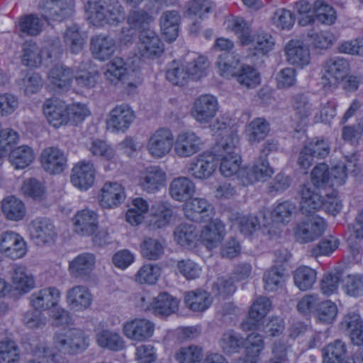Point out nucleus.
Masks as SVG:
<instances>
[{"mask_svg":"<svg viewBox=\"0 0 363 363\" xmlns=\"http://www.w3.org/2000/svg\"><path fill=\"white\" fill-rule=\"evenodd\" d=\"M86 11L90 23L96 26H117L125 19L124 9L117 0L89 1Z\"/></svg>","mask_w":363,"mask_h":363,"instance_id":"1","label":"nucleus"},{"mask_svg":"<svg viewBox=\"0 0 363 363\" xmlns=\"http://www.w3.org/2000/svg\"><path fill=\"white\" fill-rule=\"evenodd\" d=\"M349 70L350 64L345 59L340 57L330 58L325 63L322 83L325 86L335 87L346 77Z\"/></svg>","mask_w":363,"mask_h":363,"instance_id":"2","label":"nucleus"},{"mask_svg":"<svg viewBox=\"0 0 363 363\" xmlns=\"http://www.w3.org/2000/svg\"><path fill=\"white\" fill-rule=\"evenodd\" d=\"M138 54L143 59H155L161 56L164 52V45L157 35L151 29H144L139 35L138 44Z\"/></svg>","mask_w":363,"mask_h":363,"instance_id":"3","label":"nucleus"},{"mask_svg":"<svg viewBox=\"0 0 363 363\" xmlns=\"http://www.w3.org/2000/svg\"><path fill=\"white\" fill-rule=\"evenodd\" d=\"M325 228L326 223L322 218L307 219L296 224L294 230V237L301 243L313 242L321 236Z\"/></svg>","mask_w":363,"mask_h":363,"instance_id":"4","label":"nucleus"},{"mask_svg":"<svg viewBox=\"0 0 363 363\" xmlns=\"http://www.w3.org/2000/svg\"><path fill=\"white\" fill-rule=\"evenodd\" d=\"M218 109L216 98L210 94L200 96L195 100L191 108L192 117L199 123H209Z\"/></svg>","mask_w":363,"mask_h":363,"instance_id":"5","label":"nucleus"},{"mask_svg":"<svg viewBox=\"0 0 363 363\" xmlns=\"http://www.w3.org/2000/svg\"><path fill=\"white\" fill-rule=\"evenodd\" d=\"M40 6L45 21L60 22L72 15L74 3L72 0H43Z\"/></svg>","mask_w":363,"mask_h":363,"instance_id":"6","label":"nucleus"},{"mask_svg":"<svg viewBox=\"0 0 363 363\" xmlns=\"http://www.w3.org/2000/svg\"><path fill=\"white\" fill-rule=\"evenodd\" d=\"M298 196L302 214L310 216L321 208L323 199L314 186L310 183L299 186Z\"/></svg>","mask_w":363,"mask_h":363,"instance_id":"7","label":"nucleus"},{"mask_svg":"<svg viewBox=\"0 0 363 363\" xmlns=\"http://www.w3.org/2000/svg\"><path fill=\"white\" fill-rule=\"evenodd\" d=\"M174 137L172 131L166 128H160L150 136L147 143L150 154L157 158L167 155L172 148Z\"/></svg>","mask_w":363,"mask_h":363,"instance_id":"8","label":"nucleus"},{"mask_svg":"<svg viewBox=\"0 0 363 363\" xmlns=\"http://www.w3.org/2000/svg\"><path fill=\"white\" fill-rule=\"evenodd\" d=\"M186 218L196 223L208 221L214 216V208L207 200L194 198L186 202L184 207Z\"/></svg>","mask_w":363,"mask_h":363,"instance_id":"9","label":"nucleus"},{"mask_svg":"<svg viewBox=\"0 0 363 363\" xmlns=\"http://www.w3.org/2000/svg\"><path fill=\"white\" fill-rule=\"evenodd\" d=\"M67 162L64 152L57 147H46L40 155L42 167L50 174L62 172L67 167Z\"/></svg>","mask_w":363,"mask_h":363,"instance_id":"10","label":"nucleus"},{"mask_svg":"<svg viewBox=\"0 0 363 363\" xmlns=\"http://www.w3.org/2000/svg\"><path fill=\"white\" fill-rule=\"evenodd\" d=\"M29 230L31 239L38 246L52 244L57 237L53 224L46 218L32 221Z\"/></svg>","mask_w":363,"mask_h":363,"instance_id":"11","label":"nucleus"},{"mask_svg":"<svg viewBox=\"0 0 363 363\" xmlns=\"http://www.w3.org/2000/svg\"><path fill=\"white\" fill-rule=\"evenodd\" d=\"M135 113L125 104L117 105L109 113L106 121L108 129L112 131H125L135 119Z\"/></svg>","mask_w":363,"mask_h":363,"instance_id":"12","label":"nucleus"},{"mask_svg":"<svg viewBox=\"0 0 363 363\" xmlns=\"http://www.w3.org/2000/svg\"><path fill=\"white\" fill-rule=\"evenodd\" d=\"M217 167L216 155L203 153L190 162L188 172L194 178L203 180L208 179Z\"/></svg>","mask_w":363,"mask_h":363,"instance_id":"13","label":"nucleus"},{"mask_svg":"<svg viewBox=\"0 0 363 363\" xmlns=\"http://www.w3.org/2000/svg\"><path fill=\"white\" fill-rule=\"evenodd\" d=\"M0 250L13 259L22 257L26 252L23 238L13 231H6L0 237Z\"/></svg>","mask_w":363,"mask_h":363,"instance_id":"14","label":"nucleus"},{"mask_svg":"<svg viewBox=\"0 0 363 363\" xmlns=\"http://www.w3.org/2000/svg\"><path fill=\"white\" fill-rule=\"evenodd\" d=\"M95 179V169L94 164L86 160L77 162L72 169L71 182L81 190L90 188Z\"/></svg>","mask_w":363,"mask_h":363,"instance_id":"15","label":"nucleus"},{"mask_svg":"<svg viewBox=\"0 0 363 363\" xmlns=\"http://www.w3.org/2000/svg\"><path fill=\"white\" fill-rule=\"evenodd\" d=\"M67 105L57 99H47L43 105V112L48 121L55 128L69 123Z\"/></svg>","mask_w":363,"mask_h":363,"instance_id":"16","label":"nucleus"},{"mask_svg":"<svg viewBox=\"0 0 363 363\" xmlns=\"http://www.w3.org/2000/svg\"><path fill=\"white\" fill-rule=\"evenodd\" d=\"M153 323L145 318H135L124 324L123 331L129 339L144 341L150 338L154 332Z\"/></svg>","mask_w":363,"mask_h":363,"instance_id":"17","label":"nucleus"},{"mask_svg":"<svg viewBox=\"0 0 363 363\" xmlns=\"http://www.w3.org/2000/svg\"><path fill=\"white\" fill-rule=\"evenodd\" d=\"M73 225L76 233L89 236L98 229V215L88 208L79 211L73 218Z\"/></svg>","mask_w":363,"mask_h":363,"instance_id":"18","label":"nucleus"},{"mask_svg":"<svg viewBox=\"0 0 363 363\" xmlns=\"http://www.w3.org/2000/svg\"><path fill=\"white\" fill-rule=\"evenodd\" d=\"M202 144L201 139L194 132H183L177 137L174 151L179 157H190L201 149Z\"/></svg>","mask_w":363,"mask_h":363,"instance_id":"19","label":"nucleus"},{"mask_svg":"<svg viewBox=\"0 0 363 363\" xmlns=\"http://www.w3.org/2000/svg\"><path fill=\"white\" fill-rule=\"evenodd\" d=\"M60 298V291L55 287H48L33 293L30 296V303L34 309L49 310L55 307Z\"/></svg>","mask_w":363,"mask_h":363,"instance_id":"20","label":"nucleus"},{"mask_svg":"<svg viewBox=\"0 0 363 363\" xmlns=\"http://www.w3.org/2000/svg\"><path fill=\"white\" fill-rule=\"evenodd\" d=\"M166 177V173L161 167L150 166L141 175L140 186L147 193H155L164 186Z\"/></svg>","mask_w":363,"mask_h":363,"instance_id":"21","label":"nucleus"},{"mask_svg":"<svg viewBox=\"0 0 363 363\" xmlns=\"http://www.w3.org/2000/svg\"><path fill=\"white\" fill-rule=\"evenodd\" d=\"M225 225L218 219H211L201 233V240L207 248L213 249L218 246L225 236Z\"/></svg>","mask_w":363,"mask_h":363,"instance_id":"22","label":"nucleus"},{"mask_svg":"<svg viewBox=\"0 0 363 363\" xmlns=\"http://www.w3.org/2000/svg\"><path fill=\"white\" fill-rule=\"evenodd\" d=\"M285 53L287 61L293 65L303 67L310 62L309 49L301 40H290L285 47Z\"/></svg>","mask_w":363,"mask_h":363,"instance_id":"23","label":"nucleus"},{"mask_svg":"<svg viewBox=\"0 0 363 363\" xmlns=\"http://www.w3.org/2000/svg\"><path fill=\"white\" fill-rule=\"evenodd\" d=\"M123 186L117 182H106L101 189L99 196L103 208H111L120 205L125 199Z\"/></svg>","mask_w":363,"mask_h":363,"instance_id":"24","label":"nucleus"},{"mask_svg":"<svg viewBox=\"0 0 363 363\" xmlns=\"http://www.w3.org/2000/svg\"><path fill=\"white\" fill-rule=\"evenodd\" d=\"M340 328L349 333L354 345H363V321L358 313L350 312L346 314L340 324Z\"/></svg>","mask_w":363,"mask_h":363,"instance_id":"25","label":"nucleus"},{"mask_svg":"<svg viewBox=\"0 0 363 363\" xmlns=\"http://www.w3.org/2000/svg\"><path fill=\"white\" fill-rule=\"evenodd\" d=\"M146 308L151 309L155 315L169 316L178 311L179 301L169 294L162 292L152 298L150 306L147 305Z\"/></svg>","mask_w":363,"mask_h":363,"instance_id":"26","label":"nucleus"},{"mask_svg":"<svg viewBox=\"0 0 363 363\" xmlns=\"http://www.w3.org/2000/svg\"><path fill=\"white\" fill-rule=\"evenodd\" d=\"M347 163L339 162L330 172L332 186H341L346 182L348 172H353L357 166L358 159L355 153L345 157Z\"/></svg>","mask_w":363,"mask_h":363,"instance_id":"27","label":"nucleus"},{"mask_svg":"<svg viewBox=\"0 0 363 363\" xmlns=\"http://www.w3.org/2000/svg\"><path fill=\"white\" fill-rule=\"evenodd\" d=\"M116 44L113 38L106 34L92 37L91 50L94 57L101 61L109 59L115 52Z\"/></svg>","mask_w":363,"mask_h":363,"instance_id":"28","label":"nucleus"},{"mask_svg":"<svg viewBox=\"0 0 363 363\" xmlns=\"http://www.w3.org/2000/svg\"><path fill=\"white\" fill-rule=\"evenodd\" d=\"M95 256L91 253H82L69 262V272L74 278L89 276L95 265Z\"/></svg>","mask_w":363,"mask_h":363,"instance_id":"29","label":"nucleus"},{"mask_svg":"<svg viewBox=\"0 0 363 363\" xmlns=\"http://www.w3.org/2000/svg\"><path fill=\"white\" fill-rule=\"evenodd\" d=\"M67 300L72 308L79 311L86 309L91 305L92 296L86 286L79 285L68 290Z\"/></svg>","mask_w":363,"mask_h":363,"instance_id":"30","label":"nucleus"},{"mask_svg":"<svg viewBox=\"0 0 363 363\" xmlns=\"http://www.w3.org/2000/svg\"><path fill=\"white\" fill-rule=\"evenodd\" d=\"M180 19V15L177 11H167L161 16V30L167 40L173 41L177 38Z\"/></svg>","mask_w":363,"mask_h":363,"instance_id":"31","label":"nucleus"},{"mask_svg":"<svg viewBox=\"0 0 363 363\" xmlns=\"http://www.w3.org/2000/svg\"><path fill=\"white\" fill-rule=\"evenodd\" d=\"M195 191L194 182L188 177H180L173 179L169 186V194L176 201H184L191 197Z\"/></svg>","mask_w":363,"mask_h":363,"instance_id":"32","label":"nucleus"},{"mask_svg":"<svg viewBox=\"0 0 363 363\" xmlns=\"http://www.w3.org/2000/svg\"><path fill=\"white\" fill-rule=\"evenodd\" d=\"M270 130L269 123L263 118L253 119L245 128V136L250 145L263 140Z\"/></svg>","mask_w":363,"mask_h":363,"instance_id":"33","label":"nucleus"},{"mask_svg":"<svg viewBox=\"0 0 363 363\" xmlns=\"http://www.w3.org/2000/svg\"><path fill=\"white\" fill-rule=\"evenodd\" d=\"M184 303L188 308L194 311H204L210 307L212 298L206 291L197 289L186 294Z\"/></svg>","mask_w":363,"mask_h":363,"instance_id":"34","label":"nucleus"},{"mask_svg":"<svg viewBox=\"0 0 363 363\" xmlns=\"http://www.w3.org/2000/svg\"><path fill=\"white\" fill-rule=\"evenodd\" d=\"M250 44H252V47L248 49L247 56L252 57L265 55L272 50L274 42L270 35L261 33L251 35Z\"/></svg>","mask_w":363,"mask_h":363,"instance_id":"35","label":"nucleus"},{"mask_svg":"<svg viewBox=\"0 0 363 363\" xmlns=\"http://www.w3.org/2000/svg\"><path fill=\"white\" fill-rule=\"evenodd\" d=\"M25 347L28 352L35 357L50 359L52 363H68L66 358L59 354H52L51 350L45 343L37 340L26 343Z\"/></svg>","mask_w":363,"mask_h":363,"instance_id":"36","label":"nucleus"},{"mask_svg":"<svg viewBox=\"0 0 363 363\" xmlns=\"http://www.w3.org/2000/svg\"><path fill=\"white\" fill-rule=\"evenodd\" d=\"M1 209L5 217L10 220H21L26 215L24 203L13 196H8L2 201Z\"/></svg>","mask_w":363,"mask_h":363,"instance_id":"37","label":"nucleus"},{"mask_svg":"<svg viewBox=\"0 0 363 363\" xmlns=\"http://www.w3.org/2000/svg\"><path fill=\"white\" fill-rule=\"evenodd\" d=\"M245 341L240 334L231 330L222 335L219 340V345L225 354L230 355L238 353L245 347Z\"/></svg>","mask_w":363,"mask_h":363,"instance_id":"38","label":"nucleus"},{"mask_svg":"<svg viewBox=\"0 0 363 363\" xmlns=\"http://www.w3.org/2000/svg\"><path fill=\"white\" fill-rule=\"evenodd\" d=\"M73 77L72 69L64 65H55L49 73L50 82L63 91L68 90Z\"/></svg>","mask_w":363,"mask_h":363,"instance_id":"39","label":"nucleus"},{"mask_svg":"<svg viewBox=\"0 0 363 363\" xmlns=\"http://www.w3.org/2000/svg\"><path fill=\"white\" fill-rule=\"evenodd\" d=\"M9 159L15 169H24L33 162L34 153L30 147L22 145L11 150Z\"/></svg>","mask_w":363,"mask_h":363,"instance_id":"40","label":"nucleus"},{"mask_svg":"<svg viewBox=\"0 0 363 363\" xmlns=\"http://www.w3.org/2000/svg\"><path fill=\"white\" fill-rule=\"evenodd\" d=\"M235 77L238 84L245 89H254L260 83L258 71L250 65H241Z\"/></svg>","mask_w":363,"mask_h":363,"instance_id":"41","label":"nucleus"},{"mask_svg":"<svg viewBox=\"0 0 363 363\" xmlns=\"http://www.w3.org/2000/svg\"><path fill=\"white\" fill-rule=\"evenodd\" d=\"M164 241L150 237L144 238L140 244V252L143 257L150 260H157L164 254Z\"/></svg>","mask_w":363,"mask_h":363,"instance_id":"42","label":"nucleus"},{"mask_svg":"<svg viewBox=\"0 0 363 363\" xmlns=\"http://www.w3.org/2000/svg\"><path fill=\"white\" fill-rule=\"evenodd\" d=\"M239 64V59L229 52L220 55L216 62L220 75L225 78L235 77L240 68Z\"/></svg>","mask_w":363,"mask_h":363,"instance_id":"43","label":"nucleus"},{"mask_svg":"<svg viewBox=\"0 0 363 363\" xmlns=\"http://www.w3.org/2000/svg\"><path fill=\"white\" fill-rule=\"evenodd\" d=\"M316 279L315 270L307 266L299 267L294 272V284L301 291L311 289Z\"/></svg>","mask_w":363,"mask_h":363,"instance_id":"44","label":"nucleus"},{"mask_svg":"<svg viewBox=\"0 0 363 363\" xmlns=\"http://www.w3.org/2000/svg\"><path fill=\"white\" fill-rule=\"evenodd\" d=\"M18 26V34L21 37L35 36L41 32L43 23L37 16L29 14L19 18Z\"/></svg>","mask_w":363,"mask_h":363,"instance_id":"45","label":"nucleus"},{"mask_svg":"<svg viewBox=\"0 0 363 363\" xmlns=\"http://www.w3.org/2000/svg\"><path fill=\"white\" fill-rule=\"evenodd\" d=\"M175 241L182 246L189 247L195 242L198 237L196 227L193 224L182 223L174 231Z\"/></svg>","mask_w":363,"mask_h":363,"instance_id":"46","label":"nucleus"},{"mask_svg":"<svg viewBox=\"0 0 363 363\" xmlns=\"http://www.w3.org/2000/svg\"><path fill=\"white\" fill-rule=\"evenodd\" d=\"M229 219L234 225H237L240 231L245 235H252L260 228L259 218L255 216H240L238 213H233Z\"/></svg>","mask_w":363,"mask_h":363,"instance_id":"47","label":"nucleus"},{"mask_svg":"<svg viewBox=\"0 0 363 363\" xmlns=\"http://www.w3.org/2000/svg\"><path fill=\"white\" fill-rule=\"evenodd\" d=\"M346 351V345L342 341H334L323 349V363H340Z\"/></svg>","mask_w":363,"mask_h":363,"instance_id":"48","label":"nucleus"},{"mask_svg":"<svg viewBox=\"0 0 363 363\" xmlns=\"http://www.w3.org/2000/svg\"><path fill=\"white\" fill-rule=\"evenodd\" d=\"M314 21L316 22L331 25L336 20L335 9L323 1L318 0L313 2Z\"/></svg>","mask_w":363,"mask_h":363,"instance_id":"49","label":"nucleus"},{"mask_svg":"<svg viewBox=\"0 0 363 363\" xmlns=\"http://www.w3.org/2000/svg\"><path fill=\"white\" fill-rule=\"evenodd\" d=\"M238 143L239 139L238 135L230 133L223 138L213 148L214 155L218 157L235 156V154H239Z\"/></svg>","mask_w":363,"mask_h":363,"instance_id":"50","label":"nucleus"},{"mask_svg":"<svg viewBox=\"0 0 363 363\" xmlns=\"http://www.w3.org/2000/svg\"><path fill=\"white\" fill-rule=\"evenodd\" d=\"M96 341L100 347L113 351L121 350L124 347V341L122 337L118 333L108 330L98 333Z\"/></svg>","mask_w":363,"mask_h":363,"instance_id":"51","label":"nucleus"},{"mask_svg":"<svg viewBox=\"0 0 363 363\" xmlns=\"http://www.w3.org/2000/svg\"><path fill=\"white\" fill-rule=\"evenodd\" d=\"M13 284L17 290L26 293L34 287L33 277L26 272L23 266H14L12 273Z\"/></svg>","mask_w":363,"mask_h":363,"instance_id":"52","label":"nucleus"},{"mask_svg":"<svg viewBox=\"0 0 363 363\" xmlns=\"http://www.w3.org/2000/svg\"><path fill=\"white\" fill-rule=\"evenodd\" d=\"M292 107L296 112V116L301 123H306L308 116L312 113V104L308 97L304 94H295L292 98Z\"/></svg>","mask_w":363,"mask_h":363,"instance_id":"53","label":"nucleus"},{"mask_svg":"<svg viewBox=\"0 0 363 363\" xmlns=\"http://www.w3.org/2000/svg\"><path fill=\"white\" fill-rule=\"evenodd\" d=\"M166 79L175 86H184L189 80L190 75L184 66H179L174 61L169 65L166 72Z\"/></svg>","mask_w":363,"mask_h":363,"instance_id":"54","label":"nucleus"},{"mask_svg":"<svg viewBox=\"0 0 363 363\" xmlns=\"http://www.w3.org/2000/svg\"><path fill=\"white\" fill-rule=\"evenodd\" d=\"M64 40L72 53H79L84 48L85 40L77 26L68 27L64 34Z\"/></svg>","mask_w":363,"mask_h":363,"instance_id":"55","label":"nucleus"},{"mask_svg":"<svg viewBox=\"0 0 363 363\" xmlns=\"http://www.w3.org/2000/svg\"><path fill=\"white\" fill-rule=\"evenodd\" d=\"M133 208L126 213V220L131 225H138L143 220V214L149 210V204L143 198H136L133 201Z\"/></svg>","mask_w":363,"mask_h":363,"instance_id":"56","label":"nucleus"},{"mask_svg":"<svg viewBox=\"0 0 363 363\" xmlns=\"http://www.w3.org/2000/svg\"><path fill=\"white\" fill-rule=\"evenodd\" d=\"M160 276V268L155 264H144L135 276V281L140 284H154Z\"/></svg>","mask_w":363,"mask_h":363,"instance_id":"57","label":"nucleus"},{"mask_svg":"<svg viewBox=\"0 0 363 363\" xmlns=\"http://www.w3.org/2000/svg\"><path fill=\"white\" fill-rule=\"evenodd\" d=\"M230 27L238 36L241 45H250L251 40V29L250 25L242 18H233L230 21Z\"/></svg>","mask_w":363,"mask_h":363,"instance_id":"58","label":"nucleus"},{"mask_svg":"<svg viewBox=\"0 0 363 363\" xmlns=\"http://www.w3.org/2000/svg\"><path fill=\"white\" fill-rule=\"evenodd\" d=\"M152 21V16L144 10L131 11L127 18L129 26L140 32L148 29L147 26Z\"/></svg>","mask_w":363,"mask_h":363,"instance_id":"59","label":"nucleus"},{"mask_svg":"<svg viewBox=\"0 0 363 363\" xmlns=\"http://www.w3.org/2000/svg\"><path fill=\"white\" fill-rule=\"evenodd\" d=\"M342 275L343 272L337 269L325 274L320 284L322 292L327 296L334 294L338 289L340 281L343 280Z\"/></svg>","mask_w":363,"mask_h":363,"instance_id":"60","label":"nucleus"},{"mask_svg":"<svg viewBox=\"0 0 363 363\" xmlns=\"http://www.w3.org/2000/svg\"><path fill=\"white\" fill-rule=\"evenodd\" d=\"M19 85L23 89L26 95H32L39 91L41 89L43 80L38 73L28 72L22 77Z\"/></svg>","mask_w":363,"mask_h":363,"instance_id":"61","label":"nucleus"},{"mask_svg":"<svg viewBox=\"0 0 363 363\" xmlns=\"http://www.w3.org/2000/svg\"><path fill=\"white\" fill-rule=\"evenodd\" d=\"M342 281L343 289L347 295L357 297L363 294V274H348Z\"/></svg>","mask_w":363,"mask_h":363,"instance_id":"62","label":"nucleus"},{"mask_svg":"<svg viewBox=\"0 0 363 363\" xmlns=\"http://www.w3.org/2000/svg\"><path fill=\"white\" fill-rule=\"evenodd\" d=\"M127 69L124 67V62L121 58H115L107 65L104 72L106 80L111 84H117L125 74Z\"/></svg>","mask_w":363,"mask_h":363,"instance_id":"63","label":"nucleus"},{"mask_svg":"<svg viewBox=\"0 0 363 363\" xmlns=\"http://www.w3.org/2000/svg\"><path fill=\"white\" fill-rule=\"evenodd\" d=\"M203 357L202 349L196 345L182 347L176 353V359L179 363H196L200 362Z\"/></svg>","mask_w":363,"mask_h":363,"instance_id":"64","label":"nucleus"}]
</instances>
